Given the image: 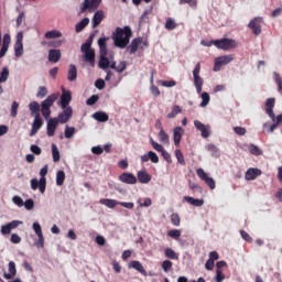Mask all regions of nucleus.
Instances as JSON below:
<instances>
[{
	"label": "nucleus",
	"mask_w": 282,
	"mask_h": 282,
	"mask_svg": "<svg viewBox=\"0 0 282 282\" xmlns=\"http://www.w3.org/2000/svg\"><path fill=\"white\" fill-rule=\"evenodd\" d=\"M175 28H177V23L174 19L169 18L165 22V30H175Z\"/></svg>",
	"instance_id": "nucleus-48"
},
{
	"label": "nucleus",
	"mask_w": 282,
	"mask_h": 282,
	"mask_svg": "<svg viewBox=\"0 0 282 282\" xmlns=\"http://www.w3.org/2000/svg\"><path fill=\"white\" fill-rule=\"evenodd\" d=\"M68 80L72 83L78 78V70L76 69V65L70 64L69 69H68V75H67Z\"/></svg>",
	"instance_id": "nucleus-29"
},
{
	"label": "nucleus",
	"mask_w": 282,
	"mask_h": 282,
	"mask_svg": "<svg viewBox=\"0 0 282 282\" xmlns=\"http://www.w3.org/2000/svg\"><path fill=\"white\" fill-rule=\"evenodd\" d=\"M63 184H65V172L63 170H59L56 173V185L63 186Z\"/></svg>",
	"instance_id": "nucleus-34"
},
{
	"label": "nucleus",
	"mask_w": 282,
	"mask_h": 282,
	"mask_svg": "<svg viewBox=\"0 0 282 282\" xmlns=\"http://www.w3.org/2000/svg\"><path fill=\"white\" fill-rule=\"evenodd\" d=\"M131 36H133V31H131V26H118L112 33V39L116 47H120V50H124L129 42L131 41Z\"/></svg>",
	"instance_id": "nucleus-1"
},
{
	"label": "nucleus",
	"mask_w": 282,
	"mask_h": 282,
	"mask_svg": "<svg viewBox=\"0 0 282 282\" xmlns=\"http://www.w3.org/2000/svg\"><path fill=\"white\" fill-rule=\"evenodd\" d=\"M200 98H202V102L199 104V107H207L208 102H210V95L204 91L202 93Z\"/></svg>",
	"instance_id": "nucleus-38"
},
{
	"label": "nucleus",
	"mask_w": 282,
	"mask_h": 282,
	"mask_svg": "<svg viewBox=\"0 0 282 282\" xmlns=\"http://www.w3.org/2000/svg\"><path fill=\"white\" fill-rule=\"evenodd\" d=\"M93 118L97 120V122H107L109 120V115H107V112L99 111L95 112Z\"/></svg>",
	"instance_id": "nucleus-30"
},
{
	"label": "nucleus",
	"mask_w": 282,
	"mask_h": 282,
	"mask_svg": "<svg viewBox=\"0 0 282 282\" xmlns=\"http://www.w3.org/2000/svg\"><path fill=\"white\" fill-rule=\"evenodd\" d=\"M202 72V63H197L194 70V86L196 88L197 94H202V87H204V79L199 76V73Z\"/></svg>",
	"instance_id": "nucleus-6"
},
{
	"label": "nucleus",
	"mask_w": 282,
	"mask_h": 282,
	"mask_svg": "<svg viewBox=\"0 0 282 282\" xmlns=\"http://www.w3.org/2000/svg\"><path fill=\"white\" fill-rule=\"evenodd\" d=\"M259 175H261V170L250 167L247 170V172L245 174V180H247V182H250L252 180H257V177H259Z\"/></svg>",
	"instance_id": "nucleus-18"
},
{
	"label": "nucleus",
	"mask_w": 282,
	"mask_h": 282,
	"mask_svg": "<svg viewBox=\"0 0 282 282\" xmlns=\"http://www.w3.org/2000/svg\"><path fill=\"white\" fill-rule=\"evenodd\" d=\"M184 200L187 202V204H191L192 206H196L197 208H200V206H204V199L185 196Z\"/></svg>",
	"instance_id": "nucleus-27"
},
{
	"label": "nucleus",
	"mask_w": 282,
	"mask_h": 282,
	"mask_svg": "<svg viewBox=\"0 0 282 282\" xmlns=\"http://www.w3.org/2000/svg\"><path fill=\"white\" fill-rule=\"evenodd\" d=\"M74 133H76V128L66 126L64 135L66 139L74 138Z\"/></svg>",
	"instance_id": "nucleus-43"
},
{
	"label": "nucleus",
	"mask_w": 282,
	"mask_h": 282,
	"mask_svg": "<svg viewBox=\"0 0 282 282\" xmlns=\"http://www.w3.org/2000/svg\"><path fill=\"white\" fill-rule=\"evenodd\" d=\"M167 237H171V239H178L182 237V231L180 229H171L167 232Z\"/></svg>",
	"instance_id": "nucleus-46"
},
{
	"label": "nucleus",
	"mask_w": 282,
	"mask_h": 282,
	"mask_svg": "<svg viewBox=\"0 0 282 282\" xmlns=\"http://www.w3.org/2000/svg\"><path fill=\"white\" fill-rule=\"evenodd\" d=\"M17 276V263L14 261L9 262V273H3V279L10 280Z\"/></svg>",
	"instance_id": "nucleus-20"
},
{
	"label": "nucleus",
	"mask_w": 282,
	"mask_h": 282,
	"mask_svg": "<svg viewBox=\"0 0 282 282\" xmlns=\"http://www.w3.org/2000/svg\"><path fill=\"white\" fill-rule=\"evenodd\" d=\"M196 175L199 177V180L205 182V184L208 185L212 191H215V188H217V183H215V178L209 177L208 174L204 171V169H197Z\"/></svg>",
	"instance_id": "nucleus-7"
},
{
	"label": "nucleus",
	"mask_w": 282,
	"mask_h": 282,
	"mask_svg": "<svg viewBox=\"0 0 282 282\" xmlns=\"http://www.w3.org/2000/svg\"><path fill=\"white\" fill-rule=\"evenodd\" d=\"M105 19V12L102 10H98L95 12L93 17V28H98L100 23H102V20Z\"/></svg>",
	"instance_id": "nucleus-21"
},
{
	"label": "nucleus",
	"mask_w": 282,
	"mask_h": 282,
	"mask_svg": "<svg viewBox=\"0 0 282 282\" xmlns=\"http://www.w3.org/2000/svg\"><path fill=\"white\" fill-rule=\"evenodd\" d=\"M99 99L98 95H93L90 96L87 101L86 105H88L89 107H91L93 105H96L97 100Z\"/></svg>",
	"instance_id": "nucleus-60"
},
{
	"label": "nucleus",
	"mask_w": 282,
	"mask_h": 282,
	"mask_svg": "<svg viewBox=\"0 0 282 282\" xmlns=\"http://www.w3.org/2000/svg\"><path fill=\"white\" fill-rule=\"evenodd\" d=\"M23 206L26 208V210H32V208H34V200L29 198L24 202Z\"/></svg>",
	"instance_id": "nucleus-62"
},
{
	"label": "nucleus",
	"mask_w": 282,
	"mask_h": 282,
	"mask_svg": "<svg viewBox=\"0 0 282 282\" xmlns=\"http://www.w3.org/2000/svg\"><path fill=\"white\" fill-rule=\"evenodd\" d=\"M57 99H58V95L53 94V95H50L44 101H42L41 111L45 120H48L50 116H52L51 108L54 105V102H56Z\"/></svg>",
	"instance_id": "nucleus-4"
},
{
	"label": "nucleus",
	"mask_w": 282,
	"mask_h": 282,
	"mask_svg": "<svg viewBox=\"0 0 282 282\" xmlns=\"http://www.w3.org/2000/svg\"><path fill=\"white\" fill-rule=\"evenodd\" d=\"M151 145L153 147L154 151H158V153L164 152V147L162 144L155 142L153 139H150Z\"/></svg>",
	"instance_id": "nucleus-52"
},
{
	"label": "nucleus",
	"mask_w": 282,
	"mask_h": 282,
	"mask_svg": "<svg viewBox=\"0 0 282 282\" xmlns=\"http://www.w3.org/2000/svg\"><path fill=\"white\" fill-rule=\"evenodd\" d=\"M86 25H89V18H84L79 23H77L75 25V31L77 33H80V32H83V30H85Z\"/></svg>",
	"instance_id": "nucleus-33"
},
{
	"label": "nucleus",
	"mask_w": 282,
	"mask_h": 282,
	"mask_svg": "<svg viewBox=\"0 0 282 282\" xmlns=\"http://www.w3.org/2000/svg\"><path fill=\"white\" fill-rule=\"evenodd\" d=\"M48 61L50 63H58L61 61V50H50L48 51Z\"/></svg>",
	"instance_id": "nucleus-22"
},
{
	"label": "nucleus",
	"mask_w": 282,
	"mask_h": 282,
	"mask_svg": "<svg viewBox=\"0 0 282 282\" xmlns=\"http://www.w3.org/2000/svg\"><path fill=\"white\" fill-rule=\"evenodd\" d=\"M207 151H209V153H212L214 158H217V155H219V149H217L216 145L213 143L207 145Z\"/></svg>",
	"instance_id": "nucleus-51"
},
{
	"label": "nucleus",
	"mask_w": 282,
	"mask_h": 282,
	"mask_svg": "<svg viewBox=\"0 0 282 282\" xmlns=\"http://www.w3.org/2000/svg\"><path fill=\"white\" fill-rule=\"evenodd\" d=\"M46 186H47V180L46 178H40V185H39L40 193H45Z\"/></svg>",
	"instance_id": "nucleus-58"
},
{
	"label": "nucleus",
	"mask_w": 282,
	"mask_h": 282,
	"mask_svg": "<svg viewBox=\"0 0 282 282\" xmlns=\"http://www.w3.org/2000/svg\"><path fill=\"white\" fill-rule=\"evenodd\" d=\"M164 254L166 259H172L173 261H178L180 260V254L175 252L172 248H166L164 249Z\"/></svg>",
	"instance_id": "nucleus-28"
},
{
	"label": "nucleus",
	"mask_w": 282,
	"mask_h": 282,
	"mask_svg": "<svg viewBox=\"0 0 282 282\" xmlns=\"http://www.w3.org/2000/svg\"><path fill=\"white\" fill-rule=\"evenodd\" d=\"M62 109L63 111L57 116V121L61 124H67V122L72 120V116H74V110L72 109V107L62 108Z\"/></svg>",
	"instance_id": "nucleus-9"
},
{
	"label": "nucleus",
	"mask_w": 282,
	"mask_h": 282,
	"mask_svg": "<svg viewBox=\"0 0 282 282\" xmlns=\"http://www.w3.org/2000/svg\"><path fill=\"white\" fill-rule=\"evenodd\" d=\"M159 140L164 144H169V134L166 133V131H164V129H161V131L159 132Z\"/></svg>",
	"instance_id": "nucleus-44"
},
{
	"label": "nucleus",
	"mask_w": 282,
	"mask_h": 282,
	"mask_svg": "<svg viewBox=\"0 0 282 282\" xmlns=\"http://www.w3.org/2000/svg\"><path fill=\"white\" fill-rule=\"evenodd\" d=\"M10 76V70L8 67H3L0 72V83H6L8 80V77Z\"/></svg>",
	"instance_id": "nucleus-45"
},
{
	"label": "nucleus",
	"mask_w": 282,
	"mask_h": 282,
	"mask_svg": "<svg viewBox=\"0 0 282 282\" xmlns=\"http://www.w3.org/2000/svg\"><path fill=\"white\" fill-rule=\"evenodd\" d=\"M98 65L100 69H109V65H111V62L109 61L107 55H100Z\"/></svg>",
	"instance_id": "nucleus-31"
},
{
	"label": "nucleus",
	"mask_w": 282,
	"mask_h": 282,
	"mask_svg": "<svg viewBox=\"0 0 282 282\" xmlns=\"http://www.w3.org/2000/svg\"><path fill=\"white\" fill-rule=\"evenodd\" d=\"M274 105H275V99L274 98H268L265 100V113L269 115V118H271L272 122L276 120V116L274 115Z\"/></svg>",
	"instance_id": "nucleus-13"
},
{
	"label": "nucleus",
	"mask_w": 282,
	"mask_h": 282,
	"mask_svg": "<svg viewBox=\"0 0 282 282\" xmlns=\"http://www.w3.org/2000/svg\"><path fill=\"white\" fill-rule=\"evenodd\" d=\"M10 34L6 33L3 35L2 46L0 48V58H3V56H6L8 48L10 47Z\"/></svg>",
	"instance_id": "nucleus-19"
},
{
	"label": "nucleus",
	"mask_w": 282,
	"mask_h": 282,
	"mask_svg": "<svg viewBox=\"0 0 282 282\" xmlns=\"http://www.w3.org/2000/svg\"><path fill=\"white\" fill-rule=\"evenodd\" d=\"M162 269L164 272H170L173 269V262H171V260H164L162 262Z\"/></svg>",
	"instance_id": "nucleus-53"
},
{
	"label": "nucleus",
	"mask_w": 282,
	"mask_h": 282,
	"mask_svg": "<svg viewBox=\"0 0 282 282\" xmlns=\"http://www.w3.org/2000/svg\"><path fill=\"white\" fill-rule=\"evenodd\" d=\"M29 109L31 111V116H41L40 111H41V105L39 104V101H32L29 105Z\"/></svg>",
	"instance_id": "nucleus-25"
},
{
	"label": "nucleus",
	"mask_w": 282,
	"mask_h": 282,
	"mask_svg": "<svg viewBox=\"0 0 282 282\" xmlns=\"http://www.w3.org/2000/svg\"><path fill=\"white\" fill-rule=\"evenodd\" d=\"M143 43V45L147 47L149 45L147 42H142V37H135L131 41L130 45L128 46L129 54H135L138 52V48Z\"/></svg>",
	"instance_id": "nucleus-14"
},
{
	"label": "nucleus",
	"mask_w": 282,
	"mask_h": 282,
	"mask_svg": "<svg viewBox=\"0 0 282 282\" xmlns=\"http://www.w3.org/2000/svg\"><path fill=\"white\" fill-rule=\"evenodd\" d=\"M273 78L275 84L278 85V91H280V94H282V78L281 75L279 73H273Z\"/></svg>",
	"instance_id": "nucleus-42"
},
{
	"label": "nucleus",
	"mask_w": 282,
	"mask_h": 282,
	"mask_svg": "<svg viewBox=\"0 0 282 282\" xmlns=\"http://www.w3.org/2000/svg\"><path fill=\"white\" fill-rule=\"evenodd\" d=\"M63 36V33L58 30H51L44 34V39L51 40V39H61Z\"/></svg>",
	"instance_id": "nucleus-32"
},
{
	"label": "nucleus",
	"mask_w": 282,
	"mask_h": 282,
	"mask_svg": "<svg viewBox=\"0 0 282 282\" xmlns=\"http://www.w3.org/2000/svg\"><path fill=\"white\" fill-rule=\"evenodd\" d=\"M170 219H171V224L173 226H180V224H182V218H180V214L177 213H173L171 216H170Z\"/></svg>",
	"instance_id": "nucleus-37"
},
{
	"label": "nucleus",
	"mask_w": 282,
	"mask_h": 282,
	"mask_svg": "<svg viewBox=\"0 0 282 282\" xmlns=\"http://www.w3.org/2000/svg\"><path fill=\"white\" fill-rule=\"evenodd\" d=\"M194 126L196 127L197 131H200L202 138H210V126H206L199 120H195Z\"/></svg>",
	"instance_id": "nucleus-12"
},
{
	"label": "nucleus",
	"mask_w": 282,
	"mask_h": 282,
	"mask_svg": "<svg viewBox=\"0 0 282 282\" xmlns=\"http://www.w3.org/2000/svg\"><path fill=\"white\" fill-rule=\"evenodd\" d=\"M58 119L57 118H50L46 126V134L48 138H54L56 133V129H58Z\"/></svg>",
	"instance_id": "nucleus-11"
},
{
	"label": "nucleus",
	"mask_w": 282,
	"mask_h": 282,
	"mask_svg": "<svg viewBox=\"0 0 282 282\" xmlns=\"http://www.w3.org/2000/svg\"><path fill=\"white\" fill-rule=\"evenodd\" d=\"M119 182H122L123 184H138V178L135 175L124 172L121 175H119Z\"/></svg>",
	"instance_id": "nucleus-15"
},
{
	"label": "nucleus",
	"mask_w": 282,
	"mask_h": 282,
	"mask_svg": "<svg viewBox=\"0 0 282 282\" xmlns=\"http://www.w3.org/2000/svg\"><path fill=\"white\" fill-rule=\"evenodd\" d=\"M250 153H251L252 155H261L262 152H261V150L259 149V147L252 144V145L250 147Z\"/></svg>",
	"instance_id": "nucleus-63"
},
{
	"label": "nucleus",
	"mask_w": 282,
	"mask_h": 282,
	"mask_svg": "<svg viewBox=\"0 0 282 282\" xmlns=\"http://www.w3.org/2000/svg\"><path fill=\"white\" fill-rule=\"evenodd\" d=\"M99 204H102L104 206H107V208H115L120 205V202L111 198H101L99 200Z\"/></svg>",
	"instance_id": "nucleus-24"
},
{
	"label": "nucleus",
	"mask_w": 282,
	"mask_h": 282,
	"mask_svg": "<svg viewBox=\"0 0 282 282\" xmlns=\"http://www.w3.org/2000/svg\"><path fill=\"white\" fill-rule=\"evenodd\" d=\"M52 155H53V162H61V152L58 151V148L56 144H52Z\"/></svg>",
	"instance_id": "nucleus-35"
},
{
	"label": "nucleus",
	"mask_w": 282,
	"mask_h": 282,
	"mask_svg": "<svg viewBox=\"0 0 282 282\" xmlns=\"http://www.w3.org/2000/svg\"><path fill=\"white\" fill-rule=\"evenodd\" d=\"M32 127L34 129H37L39 131L41 130V127H43V119L41 118V115H36L34 117V121H33Z\"/></svg>",
	"instance_id": "nucleus-36"
},
{
	"label": "nucleus",
	"mask_w": 282,
	"mask_h": 282,
	"mask_svg": "<svg viewBox=\"0 0 282 282\" xmlns=\"http://www.w3.org/2000/svg\"><path fill=\"white\" fill-rule=\"evenodd\" d=\"M234 131L237 135H246L247 130L243 127H234Z\"/></svg>",
	"instance_id": "nucleus-61"
},
{
	"label": "nucleus",
	"mask_w": 282,
	"mask_h": 282,
	"mask_svg": "<svg viewBox=\"0 0 282 282\" xmlns=\"http://www.w3.org/2000/svg\"><path fill=\"white\" fill-rule=\"evenodd\" d=\"M69 102H72V93L63 90L62 96H61L59 106L62 107V109L69 108V107H72V106H69Z\"/></svg>",
	"instance_id": "nucleus-16"
},
{
	"label": "nucleus",
	"mask_w": 282,
	"mask_h": 282,
	"mask_svg": "<svg viewBox=\"0 0 282 282\" xmlns=\"http://www.w3.org/2000/svg\"><path fill=\"white\" fill-rule=\"evenodd\" d=\"M232 61H235V55L232 54L216 57L214 64V72H220L224 65H229V63H232Z\"/></svg>",
	"instance_id": "nucleus-5"
},
{
	"label": "nucleus",
	"mask_w": 282,
	"mask_h": 282,
	"mask_svg": "<svg viewBox=\"0 0 282 282\" xmlns=\"http://www.w3.org/2000/svg\"><path fill=\"white\" fill-rule=\"evenodd\" d=\"M102 0H84L83 6L80 7V12H94V10H98Z\"/></svg>",
	"instance_id": "nucleus-10"
},
{
	"label": "nucleus",
	"mask_w": 282,
	"mask_h": 282,
	"mask_svg": "<svg viewBox=\"0 0 282 282\" xmlns=\"http://www.w3.org/2000/svg\"><path fill=\"white\" fill-rule=\"evenodd\" d=\"M91 36L80 46V52L84 53V61L90 65V67H96V51L91 48Z\"/></svg>",
	"instance_id": "nucleus-3"
},
{
	"label": "nucleus",
	"mask_w": 282,
	"mask_h": 282,
	"mask_svg": "<svg viewBox=\"0 0 282 282\" xmlns=\"http://www.w3.org/2000/svg\"><path fill=\"white\" fill-rule=\"evenodd\" d=\"M36 96L37 98H45L47 96V88L45 86L40 87Z\"/></svg>",
	"instance_id": "nucleus-57"
},
{
	"label": "nucleus",
	"mask_w": 282,
	"mask_h": 282,
	"mask_svg": "<svg viewBox=\"0 0 282 282\" xmlns=\"http://www.w3.org/2000/svg\"><path fill=\"white\" fill-rule=\"evenodd\" d=\"M61 45H63L61 40L48 41L47 43V47H61Z\"/></svg>",
	"instance_id": "nucleus-59"
},
{
	"label": "nucleus",
	"mask_w": 282,
	"mask_h": 282,
	"mask_svg": "<svg viewBox=\"0 0 282 282\" xmlns=\"http://www.w3.org/2000/svg\"><path fill=\"white\" fill-rule=\"evenodd\" d=\"M137 177L140 184H149L151 182V174L147 173V171H139Z\"/></svg>",
	"instance_id": "nucleus-23"
},
{
	"label": "nucleus",
	"mask_w": 282,
	"mask_h": 282,
	"mask_svg": "<svg viewBox=\"0 0 282 282\" xmlns=\"http://www.w3.org/2000/svg\"><path fill=\"white\" fill-rule=\"evenodd\" d=\"M129 268H132L133 270H137L141 274H147V270L142 265V263L138 260H133L129 263Z\"/></svg>",
	"instance_id": "nucleus-26"
},
{
	"label": "nucleus",
	"mask_w": 282,
	"mask_h": 282,
	"mask_svg": "<svg viewBox=\"0 0 282 282\" xmlns=\"http://www.w3.org/2000/svg\"><path fill=\"white\" fill-rule=\"evenodd\" d=\"M182 135H184V128L175 127L173 130V139L175 147H180L182 142Z\"/></svg>",
	"instance_id": "nucleus-17"
},
{
	"label": "nucleus",
	"mask_w": 282,
	"mask_h": 282,
	"mask_svg": "<svg viewBox=\"0 0 282 282\" xmlns=\"http://www.w3.org/2000/svg\"><path fill=\"white\" fill-rule=\"evenodd\" d=\"M240 236L242 237V239H245V241H248V243H252V237H250V234L246 230L241 229Z\"/></svg>",
	"instance_id": "nucleus-56"
},
{
	"label": "nucleus",
	"mask_w": 282,
	"mask_h": 282,
	"mask_svg": "<svg viewBox=\"0 0 282 282\" xmlns=\"http://www.w3.org/2000/svg\"><path fill=\"white\" fill-rule=\"evenodd\" d=\"M175 158L178 164H182V166H186V160H184V154L182 153V150H175Z\"/></svg>",
	"instance_id": "nucleus-40"
},
{
	"label": "nucleus",
	"mask_w": 282,
	"mask_h": 282,
	"mask_svg": "<svg viewBox=\"0 0 282 282\" xmlns=\"http://www.w3.org/2000/svg\"><path fill=\"white\" fill-rule=\"evenodd\" d=\"M263 23V18H254L250 20L248 28L251 30L254 36H259L261 34V25Z\"/></svg>",
	"instance_id": "nucleus-8"
},
{
	"label": "nucleus",
	"mask_w": 282,
	"mask_h": 282,
	"mask_svg": "<svg viewBox=\"0 0 282 282\" xmlns=\"http://www.w3.org/2000/svg\"><path fill=\"white\" fill-rule=\"evenodd\" d=\"M200 44L205 45V47H210V45H215L217 50H224L225 52H228V50H235V47H237V41L228 37L212 40L208 43H206V41H202Z\"/></svg>",
	"instance_id": "nucleus-2"
},
{
	"label": "nucleus",
	"mask_w": 282,
	"mask_h": 282,
	"mask_svg": "<svg viewBox=\"0 0 282 282\" xmlns=\"http://www.w3.org/2000/svg\"><path fill=\"white\" fill-rule=\"evenodd\" d=\"M158 85H161L162 87H175L177 85L176 80H159Z\"/></svg>",
	"instance_id": "nucleus-49"
},
{
	"label": "nucleus",
	"mask_w": 282,
	"mask_h": 282,
	"mask_svg": "<svg viewBox=\"0 0 282 282\" xmlns=\"http://www.w3.org/2000/svg\"><path fill=\"white\" fill-rule=\"evenodd\" d=\"M148 158H149V160H151V162H153V164H158V162H160V158L153 151L148 152Z\"/></svg>",
	"instance_id": "nucleus-54"
},
{
	"label": "nucleus",
	"mask_w": 282,
	"mask_h": 282,
	"mask_svg": "<svg viewBox=\"0 0 282 282\" xmlns=\"http://www.w3.org/2000/svg\"><path fill=\"white\" fill-rule=\"evenodd\" d=\"M18 113H19V102L13 101L11 105V118H17Z\"/></svg>",
	"instance_id": "nucleus-50"
},
{
	"label": "nucleus",
	"mask_w": 282,
	"mask_h": 282,
	"mask_svg": "<svg viewBox=\"0 0 282 282\" xmlns=\"http://www.w3.org/2000/svg\"><path fill=\"white\" fill-rule=\"evenodd\" d=\"M11 243H21V238L17 234H12L10 238Z\"/></svg>",
	"instance_id": "nucleus-64"
},
{
	"label": "nucleus",
	"mask_w": 282,
	"mask_h": 282,
	"mask_svg": "<svg viewBox=\"0 0 282 282\" xmlns=\"http://www.w3.org/2000/svg\"><path fill=\"white\" fill-rule=\"evenodd\" d=\"M14 52H15L17 58L23 56V43L15 42Z\"/></svg>",
	"instance_id": "nucleus-39"
},
{
	"label": "nucleus",
	"mask_w": 282,
	"mask_h": 282,
	"mask_svg": "<svg viewBox=\"0 0 282 282\" xmlns=\"http://www.w3.org/2000/svg\"><path fill=\"white\" fill-rule=\"evenodd\" d=\"M279 129V123H273L270 126V123L263 124V131H267V133H274V130Z\"/></svg>",
	"instance_id": "nucleus-41"
},
{
	"label": "nucleus",
	"mask_w": 282,
	"mask_h": 282,
	"mask_svg": "<svg viewBox=\"0 0 282 282\" xmlns=\"http://www.w3.org/2000/svg\"><path fill=\"white\" fill-rule=\"evenodd\" d=\"M225 279H226V275L224 274V270H216L215 281L224 282Z\"/></svg>",
	"instance_id": "nucleus-55"
},
{
	"label": "nucleus",
	"mask_w": 282,
	"mask_h": 282,
	"mask_svg": "<svg viewBox=\"0 0 282 282\" xmlns=\"http://www.w3.org/2000/svg\"><path fill=\"white\" fill-rule=\"evenodd\" d=\"M25 23V11H20L17 18V28H21Z\"/></svg>",
	"instance_id": "nucleus-47"
}]
</instances>
